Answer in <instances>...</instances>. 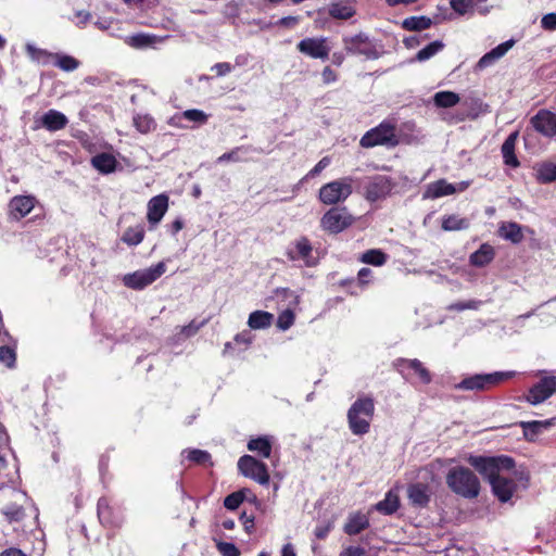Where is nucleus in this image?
Here are the masks:
<instances>
[{
	"label": "nucleus",
	"instance_id": "nucleus-1",
	"mask_svg": "<svg viewBox=\"0 0 556 556\" xmlns=\"http://www.w3.org/2000/svg\"><path fill=\"white\" fill-rule=\"evenodd\" d=\"M468 463L489 480L494 495L501 502L505 503L511 498L516 490V483L511 478L504 476L503 471L514 468L515 462L513 458L471 455L468 457Z\"/></svg>",
	"mask_w": 556,
	"mask_h": 556
},
{
	"label": "nucleus",
	"instance_id": "nucleus-2",
	"mask_svg": "<svg viewBox=\"0 0 556 556\" xmlns=\"http://www.w3.org/2000/svg\"><path fill=\"white\" fill-rule=\"evenodd\" d=\"M447 486L457 495L465 498H475L480 492V482L477 476L466 467H454L446 475Z\"/></svg>",
	"mask_w": 556,
	"mask_h": 556
},
{
	"label": "nucleus",
	"instance_id": "nucleus-3",
	"mask_svg": "<svg viewBox=\"0 0 556 556\" xmlns=\"http://www.w3.org/2000/svg\"><path fill=\"white\" fill-rule=\"evenodd\" d=\"M374 412L375 404L370 397L357 399L352 404L348 412V422L353 434L363 435L369 431Z\"/></svg>",
	"mask_w": 556,
	"mask_h": 556
},
{
	"label": "nucleus",
	"instance_id": "nucleus-4",
	"mask_svg": "<svg viewBox=\"0 0 556 556\" xmlns=\"http://www.w3.org/2000/svg\"><path fill=\"white\" fill-rule=\"evenodd\" d=\"M353 177L345 176L324 185L318 198L326 205L344 202L353 192Z\"/></svg>",
	"mask_w": 556,
	"mask_h": 556
},
{
	"label": "nucleus",
	"instance_id": "nucleus-5",
	"mask_svg": "<svg viewBox=\"0 0 556 556\" xmlns=\"http://www.w3.org/2000/svg\"><path fill=\"white\" fill-rule=\"evenodd\" d=\"M165 270V263L160 262L152 267L125 275L123 282L128 288L141 290L160 278Z\"/></svg>",
	"mask_w": 556,
	"mask_h": 556
},
{
	"label": "nucleus",
	"instance_id": "nucleus-6",
	"mask_svg": "<svg viewBox=\"0 0 556 556\" xmlns=\"http://www.w3.org/2000/svg\"><path fill=\"white\" fill-rule=\"evenodd\" d=\"M513 372L510 371H497L493 374L475 375L463 379L458 384H456V389L467 391H483L492 386L498 384L500 382L510 378Z\"/></svg>",
	"mask_w": 556,
	"mask_h": 556
},
{
	"label": "nucleus",
	"instance_id": "nucleus-7",
	"mask_svg": "<svg viewBox=\"0 0 556 556\" xmlns=\"http://www.w3.org/2000/svg\"><path fill=\"white\" fill-rule=\"evenodd\" d=\"M342 41L345 51L350 54L364 55L368 60H375L379 56L376 46L364 33L344 36Z\"/></svg>",
	"mask_w": 556,
	"mask_h": 556
},
{
	"label": "nucleus",
	"instance_id": "nucleus-8",
	"mask_svg": "<svg viewBox=\"0 0 556 556\" xmlns=\"http://www.w3.org/2000/svg\"><path fill=\"white\" fill-rule=\"evenodd\" d=\"M353 216L345 207H333L324 214L320 225L324 230L339 233L353 224Z\"/></svg>",
	"mask_w": 556,
	"mask_h": 556
},
{
	"label": "nucleus",
	"instance_id": "nucleus-9",
	"mask_svg": "<svg viewBox=\"0 0 556 556\" xmlns=\"http://www.w3.org/2000/svg\"><path fill=\"white\" fill-rule=\"evenodd\" d=\"M397 143L394 127L390 124H380L378 127L367 131L361 139V146L372 148L375 146H395Z\"/></svg>",
	"mask_w": 556,
	"mask_h": 556
},
{
	"label": "nucleus",
	"instance_id": "nucleus-10",
	"mask_svg": "<svg viewBox=\"0 0 556 556\" xmlns=\"http://www.w3.org/2000/svg\"><path fill=\"white\" fill-rule=\"evenodd\" d=\"M238 469L244 477L251 478L260 484H267L269 481L266 465L253 456L244 455L240 457Z\"/></svg>",
	"mask_w": 556,
	"mask_h": 556
},
{
	"label": "nucleus",
	"instance_id": "nucleus-11",
	"mask_svg": "<svg viewBox=\"0 0 556 556\" xmlns=\"http://www.w3.org/2000/svg\"><path fill=\"white\" fill-rule=\"evenodd\" d=\"M298 50L313 59L327 60L330 53L326 37H308L296 45Z\"/></svg>",
	"mask_w": 556,
	"mask_h": 556
},
{
	"label": "nucleus",
	"instance_id": "nucleus-12",
	"mask_svg": "<svg viewBox=\"0 0 556 556\" xmlns=\"http://www.w3.org/2000/svg\"><path fill=\"white\" fill-rule=\"evenodd\" d=\"M393 184L388 176L376 175L366 185L365 197L368 201H377L386 198L392 190Z\"/></svg>",
	"mask_w": 556,
	"mask_h": 556
},
{
	"label": "nucleus",
	"instance_id": "nucleus-13",
	"mask_svg": "<svg viewBox=\"0 0 556 556\" xmlns=\"http://www.w3.org/2000/svg\"><path fill=\"white\" fill-rule=\"evenodd\" d=\"M533 128L545 137L556 136V113L548 110H540L532 118Z\"/></svg>",
	"mask_w": 556,
	"mask_h": 556
},
{
	"label": "nucleus",
	"instance_id": "nucleus-14",
	"mask_svg": "<svg viewBox=\"0 0 556 556\" xmlns=\"http://www.w3.org/2000/svg\"><path fill=\"white\" fill-rule=\"evenodd\" d=\"M469 184L467 181H462L459 184L452 185L444 179H440L428 185L424 198L425 199H438L444 195L454 194L457 191H465L468 188Z\"/></svg>",
	"mask_w": 556,
	"mask_h": 556
},
{
	"label": "nucleus",
	"instance_id": "nucleus-15",
	"mask_svg": "<svg viewBox=\"0 0 556 556\" xmlns=\"http://www.w3.org/2000/svg\"><path fill=\"white\" fill-rule=\"evenodd\" d=\"M36 204V198L33 195H15L10 200L9 214L11 218L20 220L28 215Z\"/></svg>",
	"mask_w": 556,
	"mask_h": 556
},
{
	"label": "nucleus",
	"instance_id": "nucleus-16",
	"mask_svg": "<svg viewBox=\"0 0 556 556\" xmlns=\"http://www.w3.org/2000/svg\"><path fill=\"white\" fill-rule=\"evenodd\" d=\"M555 393L551 382V377L542 378L536 384H534L527 395V401L532 405H539L546 401Z\"/></svg>",
	"mask_w": 556,
	"mask_h": 556
},
{
	"label": "nucleus",
	"instance_id": "nucleus-17",
	"mask_svg": "<svg viewBox=\"0 0 556 556\" xmlns=\"http://www.w3.org/2000/svg\"><path fill=\"white\" fill-rule=\"evenodd\" d=\"M148 222L155 226L157 225L168 208V197L166 194H159L150 199L148 202Z\"/></svg>",
	"mask_w": 556,
	"mask_h": 556
},
{
	"label": "nucleus",
	"instance_id": "nucleus-18",
	"mask_svg": "<svg viewBox=\"0 0 556 556\" xmlns=\"http://www.w3.org/2000/svg\"><path fill=\"white\" fill-rule=\"evenodd\" d=\"M515 45V41L513 39L507 40L494 49H492L490 52L485 53L477 63L476 67L478 70H484L489 66H491L494 62L503 58L509 49L513 48Z\"/></svg>",
	"mask_w": 556,
	"mask_h": 556
},
{
	"label": "nucleus",
	"instance_id": "nucleus-19",
	"mask_svg": "<svg viewBox=\"0 0 556 556\" xmlns=\"http://www.w3.org/2000/svg\"><path fill=\"white\" fill-rule=\"evenodd\" d=\"M67 123V117L56 110H49L41 117V126L49 131L61 130L66 127Z\"/></svg>",
	"mask_w": 556,
	"mask_h": 556
},
{
	"label": "nucleus",
	"instance_id": "nucleus-20",
	"mask_svg": "<svg viewBox=\"0 0 556 556\" xmlns=\"http://www.w3.org/2000/svg\"><path fill=\"white\" fill-rule=\"evenodd\" d=\"M311 253L312 245L308 239L302 237L295 241L294 247L292 249L288 250L287 255L291 261L303 260L307 265H312V263L308 261Z\"/></svg>",
	"mask_w": 556,
	"mask_h": 556
},
{
	"label": "nucleus",
	"instance_id": "nucleus-21",
	"mask_svg": "<svg viewBox=\"0 0 556 556\" xmlns=\"http://www.w3.org/2000/svg\"><path fill=\"white\" fill-rule=\"evenodd\" d=\"M369 527V518L362 513H354L348 517L343 530L349 535H355Z\"/></svg>",
	"mask_w": 556,
	"mask_h": 556
},
{
	"label": "nucleus",
	"instance_id": "nucleus-22",
	"mask_svg": "<svg viewBox=\"0 0 556 556\" xmlns=\"http://www.w3.org/2000/svg\"><path fill=\"white\" fill-rule=\"evenodd\" d=\"M355 8L351 0H341L332 2L328 7V13L337 20H348L355 14Z\"/></svg>",
	"mask_w": 556,
	"mask_h": 556
},
{
	"label": "nucleus",
	"instance_id": "nucleus-23",
	"mask_svg": "<svg viewBox=\"0 0 556 556\" xmlns=\"http://www.w3.org/2000/svg\"><path fill=\"white\" fill-rule=\"evenodd\" d=\"M495 256L494 248L488 243L481 244V247L473 252L470 257L469 262L471 265L476 267H483L491 263Z\"/></svg>",
	"mask_w": 556,
	"mask_h": 556
},
{
	"label": "nucleus",
	"instance_id": "nucleus-24",
	"mask_svg": "<svg viewBox=\"0 0 556 556\" xmlns=\"http://www.w3.org/2000/svg\"><path fill=\"white\" fill-rule=\"evenodd\" d=\"M552 426L549 420H532L521 421L520 427L523 430V435L528 441H534L543 430L548 429Z\"/></svg>",
	"mask_w": 556,
	"mask_h": 556
},
{
	"label": "nucleus",
	"instance_id": "nucleus-25",
	"mask_svg": "<svg viewBox=\"0 0 556 556\" xmlns=\"http://www.w3.org/2000/svg\"><path fill=\"white\" fill-rule=\"evenodd\" d=\"M498 235L515 244L523 240L522 227L517 223H503L498 228Z\"/></svg>",
	"mask_w": 556,
	"mask_h": 556
},
{
	"label": "nucleus",
	"instance_id": "nucleus-26",
	"mask_svg": "<svg viewBox=\"0 0 556 556\" xmlns=\"http://www.w3.org/2000/svg\"><path fill=\"white\" fill-rule=\"evenodd\" d=\"M91 164L100 173L110 174L115 170L117 161L110 153H100L91 159Z\"/></svg>",
	"mask_w": 556,
	"mask_h": 556
},
{
	"label": "nucleus",
	"instance_id": "nucleus-27",
	"mask_svg": "<svg viewBox=\"0 0 556 556\" xmlns=\"http://www.w3.org/2000/svg\"><path fill=\"white\" fill-rule=\"evenodd\" d=\"M517 136H518L517 132L510 134L506 138L504 143L502 144V154H503L504 163L506 165H509L513 167L519 166V161L515 155V144H516Z\"/></svg>",
	"mask_w": 556,
	"mask_h": 556
},
{
	"label": "nucleus",
	"instance_id": "nucleus-28",
	"mask_svg": "<svg viewBox=\"0 0 556 556\" xmlns=\"http://www.w3.org/2000/svg\"><path fill=\"white\" fill-rule=\"evenodd\" d=\"M407 495L413 505L426 506L429 502L428 488L425 484H412L407 490Z\"/></svg>",
	"mask_w": 556,
	"mask_h": 556
},
{
	"label": "nucleus",
	"instance_id": "nucleus-29",
	"mask_svg": "<svg viewBox=\"0 0 556 556\" xmlns=\"http://www.w3.org/2000/svg\"><path fill=\"white\" fill-rule=\"evenodd\" d=\"M274 319L271 313L265 311L252 312L248 319V325L251 329H266L270 327Z\"/></svg>",
	"mask_w": 556,
	"mask_h": 556
},
{
	"label": "nucleus",
	"instance_id": "nucleus-30",
	"mask_svg": "<svg viewBox=\"0 0 556 556\" xmlns=\"http://www.w3.org/2000/svg\"><path fill=\"white\" fill-rule=\"evenodd\" d=\"M535 176L538 181L548 184L556 181V164L553 162H542L535 167Z\"/></svg>",
	"mask_w": 556,
	"mask_h": 556
},
{
	"label": "nucleus",
	"instance_id": "nucleus-31",
	"mask_svg": "<svg viewBox=\"0 0 556 556\" xmlns=\"http://www.w3.org/2000/svg\"><path fill=\"white\" fill-rule=\"evenodd\" d=\"M400 506L399 495L393 491L386 494L384 500L375 505V509L384 515H391L397 510Z\"/></svg>",
	"mask_w": 556,
	"mask_h": 556
},
{
	"label": "nucleus",
	"instance_id": "nucleus-32",
	"mask_svg": "<svg viewBox=\"0 0 556 556\" xmlns=\"http://www.w3.org/2000/svg\"><path fill=\"white\" fill-rule=\"evenodd\" d=\"M52 61L56 67L64 72H74L80 65V62L75 58L61 53H53Z\"/></svg>",
	"mask_w": 556,
	"mask_h": 556
},
{
	"label": "nucleus",
	"instance_id": "nucleus-33",
	"mask_svg": "<svg viewBox=\"0 0 556 556\" xmlns=\"http://www.w3.org/2000/svg\"><path fill=\"white\" fill-rule=\"evenodd\" d=\"M134 126L141 134H149L156 128V123L149 114H137L134 116Z\"/></svg>",
	"mask_w": 556,
	"mask_h": 556
},
{
	"label": "nucleus",
	"instance_id": "nucleus-34",
	"mask_svg": "<svg viewBox=\"0 0 556 556\" xmlns=\"http://www.w3.org/2000/svg\"><path fill=\"white\" fill-rule=\"evenodd\" d=\"M460 98L453 91H439L433 97V102L438 108H452L459 102Z\"/></svg>",
	"mask_w": 556,
	"mask_h": 556
},
{
	"label": "nucleus",
	"instance_id": "nucleus-35",
	"mask_svg": "<svg viewBox=\"0 0 556 556\" xmlns=\"http://www.w3.org/2000/svg\"><path fill=\"white\" fill-rule=\"evenodd\" d=\"M469 227V220L457 215H450L443 218L442 228L445 231L464 230Z\"/></svg>",
	"mask_w": 556,
	"mask_h": 556
},
{
	"label": "nucleus",
	"instance_id": "nucleus-36",
	"mask_svg": "<svg viewBox=\"0 0 556 556\" xmlns=\"http://www.w3.org/2000/svg\"><path fill=\"white\" fill-rule=\"evenodd\" d=\"M400 362L405 364L408 368L413 369L418 375L422 383L428 384L431 382V375L420 361L415 358L401 359Z\"/></svg>",
	"mask_w": 556,
	"mask_h": 556
},
{
	"label": "nucleus",
	"instance_id": "nucleus-37",
	"mask_svg": "<svg viewBox=\"0 0 556 556\" xmlns=\"http://www.w3.org/2000/svg\"><path fill=\"white\" fill-rule=\"evenodd\" d=\"M125 42L136 49L149 47L156 42V37L148 34H136L125 39Z\"/></svg>",
	"mask_w": 556,
	"mask_h": 556
},
{
	"label": "nucleus",
	"instance_id": "nucleus-38",
	"mask_svg": "<svg viewBox=\"0 0 556 556\" xmlns=\"http://www.w3.org/2000/svg\"><path fill=\"white\" fill-rule=\"evenodd\" d=\"M248 448L258 453L262 457L268 458L271 452L270 442L266 438L252 439L248 443Z\"/></svg>",
	"mask_w": 556,
	"mask_h": 556
},
{
	"label": "nucleus",
	"instance_id": "nucleus-39",
	"mask_svg": "<svg viewBox=\"0 0 556 556\" xmlns=\"http://www.w3.org/2000/svg\"><path fill=\"white\" fill-rule=\"evenodd\" d=\"M26 52L28 56L36 62L48 64L50 61H52L53 53L48 52L47 50L37 48L33 43L26 45Z\"/></svg>",
	"mask_w": 556,
	"mask_h": 556
},
{
	"label": "nucleus",
	"instance_id": "nucleus-40",
	"mask_svg": "<svg viewBox=\"0 0 556 556\" xmlns=\"http://www.w3.org/2000/svg\"><path fill=\"white\" fill-rule=\"evenodd\" d=\"M431 20L426 16H410L403 21L402 26L407 30H424L429 28Z\"/></svg>",
	"mask_w": 556,
	"mask_h": 556
},
{
	"label": "nucleus",
	"instance_id": "nucleus-41",
	"mask_svg": "<svg viewBox=\"0 0 556 556\" xmlns=\"http://www.w3.org/2000/svg\"><path fill=\"white\" fill-rule=\"evenodd\" d=\"M444 48V45L440 40L432 41L421 50H419L415 56L418 62H425L437 53H439Z\"/></svg>",
	"mask_w": 556,
	"mask_h": 556
},
{
	"label": "nucleus",
	"instance_id": "nucleus-42",
	"mask_svg": "<svg viewBox=\"0 0 556 556\" xmlns=\"http://www.w3.org/2000/svg\"><path fill=\"white\" fill-rule=\"evenodd\" d=\"M361 261L375 266H380L386 263L387 255L380 250H368L362 255Z\"/></svg>",
	"mask_w": 556,
	"mask_h": 556
},
{
	"label": "nucleus",
	"instance_id": "nucleus-43",
	"mask_svg": "<svg viewBox=\"0 0 556 556\" xmlns=\"http://www.w3.org/2000/svg\"><path fill=\"white\" fill-rule=\"evenodd\" d=\"M144 237V231L141 228H128L124 235L122 240L129 245H137L142 242Z\"/></svg>",
	"mask_w": 556,
	"mask_h": 556
},
{
	"label": "nucleus",
	"instance_id": "nucleus-44",
	"mask_svg": "<svg viewBox=\"0 0 556 556\" xmlns=\"http://www.w3.org/2000/svg\"><path fill=\"white\" fill-rule=\"evenodd\" d=\"M181 117H184L185 119H187L189 122L199 124V125L205 124L208 119V115L205 112L198 110V109H190V110L184 111L181 113Z\"/></svg>",
	"mask_w": 556,
	"mask_h": 556
},
{
	"label": "nucleus",
	"instance_id": "nucleus-45",
	"mask_svg": "<svg viewBox=\"0 0 556 556\" xmlns=\"http://www.w3.org/2000/svg\"><path fill=\"white\" fill-rule=\"evenodd\" d=\"M294 323V313L291 309H286L279 314L277 319V327L281 330H288Z\"/></svg>",
	"mask_w": 556,
	"mask_h": 556
},
{
	"label": "nucleus",
	"instance_id": "nucleus-46",
	"mask_svg": "<svg viewBox=\"0 0 556 556\" xmlns=\"http://www.w3.org/2000/svg\"><path fill=\"white\" fill-rule=\"evenodd\" d=\"M451 8L460 15L467 14L473 9L472 0H451Z\"/></svg>",
	"mask_w": 556,
	"mask_h": 556
},
{
	"label": "nucleus",
	"instance_id": "nucleus-47",
	"mask_svg": "<svg viewBox=\"0 0 556 556\" xmlns=\"http://www.w3.org/2000/svg\"><path fill=\"white\" fill-rule=\"evenodd\" d=\"M187 458L197 464H206L211 459V455L206 451L202 450H189L185 451Z\"/></svg>",
	"mask_w": 556,
	"mask_h": 556
},
{
	"label": "nucleus",
	"instance_id": "nucleus-48",
	"mask_svg": "<svg viewBox=\"0 0 556 556\" xmlns=\"http://www.w3.org/2000/svg\"><path fill=\"white\" fill-rule=\"evenodd\" d=\"M0 362L8 367H12L15 363L14 350L5 345L0 346Z\"/></svg>",
	"mask_w": 556,
	"mask_h": 556
},
{
	"label": "nucleus",
	"instance_id": "nucleus-49",
	"mask_svg": "<svg viewBox=\"0 0 556 556\" xmlns=\"http://www.w3.org/2000/svg\"><path fill=\"white\" fill-rule=\"evenodd\" d=\"M243 502L242 492H233L226 496L224 501V505L227 509L233 510L239 507V505Z\"/></svg>",
	"mask_w": 556,
	"mask_h": 556
},
{
	"label": "nucleus",
	"instance_id": "nucleus-50",
	"mask_svg": "<svg viewBox=\"0 0 556 556\" xmlns=\"http://www.w3.org/2000/svg\"><path fill=\"white\" fill-rule=\"evenodd\" d=\"M217 548L223 556H240L239 549L232 543L220 542L218 543Z\"/></svg>",
	"mask_w": 556,
	"mask_h": 556
},
{
	"label": "nucleus",
	"instance_id": "nucleus-51",
	"mask_svg": "<svg viewBox=\"0 0 556 556\" xmlns=\"http://www.w3.org/2000/svg\"><path fill=\"white\" fill-rule=\"evenodd\" d=\"M541 25L546 30H556V13H548L541 20Z\"/></svg>",
	"mask_w": 556,
	"mask_h": 556
},
{
	"label": "nucleus",
	"instance_id": "nucleus-52",
	"mask_svg": "<svg viewBox=\"0 0 556 556\" xmlns=\"http://www.w3.org/2000/svg\"><path fill=\"white\" fill-rule=\"evenodd\" d=\"M330 164L328 156L323 157L307 174L306 177H315L320 174Z\"/></svg>",
	"mask_w": 556,
	"mask_h": 556
},
{
	"label": "nucleus",
	"instance_id": "nucleus-53",
	"mask_svg": "<svg viewBox=\"0 0 556 556\" xmlns=\"http://www.w3.org/2000/svg\"><path fill=\"white\" fill-rule=\"evenodd\" d=\"M339 556H367V552L359 546L344 547Z\"/></svg>",
	"mask_w": 556,
	"mask_h": 556
},
{
	"label": "nucleus",
	"instance_id": "nucleus-54",
	"mask_svg": "<svg viewBox=\"0 0 556 556\" xmlns=\"http://www.w3.org/2000/svg\"><path fill=\"white\" fill-rule=\"evenodd\" d=\"M231 70H232L231 64H229L227 62L216 63L212 67V71H215L218 76H225V75L229 74L231 72Z\"/></svg>",
	"mask_w": 556,
	"mask_h": 556
},
{
	"label": "nucleus",
	"instance_id": "nucleus-55",
	"mask_svg": "<svg viewBox=\"0 0 556 556\" xmlns=\"http://www.w3.org/2000/svg\"><path fill=\"white\" fill-rule=\"evenodd\" d=\"M321 78L325 84H331L337 80V74L329 66H326L321 72Z\"/></svg>",
	"mask_w": 556,
	"mask_h": 556
},
{
	"label": "nucleus",
	"instance_id": "nucleus-56",
	"mask_svg": "<svg viewBox=\"0 0 556 556\" xmlns=\"http://www.w3.org/2000/svg\"><path fill=\"white\" fill-rule=\"evenodd\" d=\"M238 152H239V149H235L228 153H224L217 159V162L218 163H224V162H229V161L238 162V161H240V157L238 156Z\"/></svg>",
	"mask_w": 556,
	"mask_h": 556
},
{
	"label": "nucleus",
	"instance_id": "nucleus-57",
	"mask_svg": "<svg viewBox=\"0 0 556 556\" xmlns=\"http://www.w3.org/2000/svg\"><path fill=\"white\" fill-rule=\"evenodd\" d=\"M331 525L328 523L326 526H319L315 529V535L318 538V539H325L328 533L330 532L331 530Z\"/></svg>",
	"mask_w": 556,
	"mask_h": 556
},
{
	"label": "nucleus",
	"instance_id": "nucleus-58",
	"mask_svg": "<svg viewBox=\"0 0 556 556\" xmlns=\"http://www.w3.org/2000/svg\"><path fill=\"white\" fill-rule=\"evenodd\" d=\"M421 37L419 35H413L404 39V43L407 48H415L420 43Z\"/></svg>",
	"mask_w": 556,
	"mask_h": 556
},
{
	"label": "nucleus",
	"instance_id": "nucleus-59",
	"mask_svg": "<svg viewBox=\"0 0 556 556\" xmlns=\"http://www.w3.org/2000/svg\"><path fill=\"white\" fill-rule=\"evenodd\" d=\"M199 326L194 325L193 323L189 324L188 326H185L181 328V333H184L186 337L193 336L198 332Z\"/></svg>",
	"mask_w": 556,
	"mask_h": 556
},
{
	"label": "nucleus",
	"instance_id": "nucleus-60",
	"mask_svg": "<svg viewBox=\"0 0 556 556\" xmlns=\"http://www.w3.org/2000/svg\"><path fill=\"white\" fill-rule=\"evenodd\" d=\"M3 513L5 516H8V518L10 520H18L23 516V511L20 508L12 509V510L7 509Z\"/></svg>",
	"mask_w": 556,
	"mask_h": 556
},
{
	"label": "nucleus",
	"instance_id": "nucleus-61",
	"mask_svg": "<svg viewBox=\"0 0 556 556\" xmlns=\"http://www.w3.org/2000/svg\"><path fill=\"white\" fill-rule=\"evenodd\" d=\"M299 17L298 16H285L279 20L278 24L282 26H293L298 24Z\"/></svg>",
	"mask_w": 556,
	"mask_h": 556
},
{
	"label": "nucleus",
	"instance_id": "nucleus-62",
	"mask_svg": "<svg viewBox=\"0 0 556 556\" xmlns=\"http://www.w3.org/2000/svg\"><path fill=\"white\" fill-rule=\"evenodd\" d=\"M281 556H296L295 549L291 543H287L282 546Z\"/></svg>",
	"mask_w": 556,
	"mask_h": 556
},
{
	"label": "nucleus",
	"instance_id": "nucleus-63",
	"mask_svg": "<svg viewBox=\"0 0 556 556\" xmlns=\"http://www.w3.org/2000/svg\"><path fill=\"white\" fill-rule=\"evenodd\" d=\"M184 227V223L181 219H176L170 225V230H172V233L173 235H176L177 232H179Z\"/></svg>",
	"mask_w": 556,
	"mask_h": 556
},
{
	"label": "nucleus",
	"instance_id": "nucleus-64",
	"mask_svg": "<svg viewBox=\"0 0 556 556\" xmlns=\"http://www.w3.org/2000/svg\"><path fill=\"white\" fill-rule=\"evenodd\" d=\"M0 556H26V555L17 548H9V549L2 552Z\"/></svg>",
	"mask_w": 556,
	"mask_h": 556
}]
</instances>
